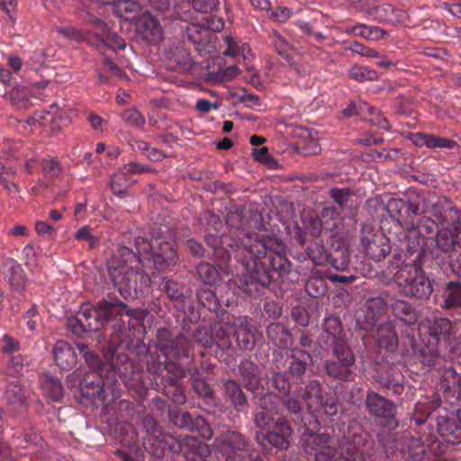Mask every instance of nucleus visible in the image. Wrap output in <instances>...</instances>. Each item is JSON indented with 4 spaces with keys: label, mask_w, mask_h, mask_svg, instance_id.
<instances>
[{
    "label": "nucleus",
    "mask_w": 461,
    "mask_h": 461,
    "mask_svg": "<svg viewBox=\"0 0 461 461\" xmlns=\"http://www.w3.org/2000/svg\"><path fill=\"white\" fill-rule=\"evenodd\" d=\"M199 221L204 228L203 240L215 261L226 266L234 253L235 259L246 270L239 284L232 279L226 283L229 289L239 288L256 299L271 290L276 276L283 278L290 273L292 262L286 256V245L272 231L259 229L258 232L248 231L236 240L230 235L212 233L221 230L222 221L212 211H203Z\"/></svg>",
    "instance_id": "obj_1"
},
{
    "label": "nucleus",
    "mask_w": 461,
    "mask_h": 461,
    "mask_svg": "<svg viewBox=\"0 0 461 461\" xmlns=\"http://www.w3.org/2000/svg\"><path fill=\"white\" fill-rule=\"evenodd\" d=\"M160 232L161 229L152 230V242L137 237L134 241L137 252L120 246L108 261L109 278L125 300L144 294L149 287L150 276L140 265L149 268L152 265L158 271H167L177 264L179 258L174 245L164 240Z\"/></svg>",
    "instance_id": "obj_2"
},
{
    "label": "nucleus",
    "mask_w": 461,
    "mask_h": 461,
    "mask_svg": "<svg viewBox=\"0 0 461 461\" xmlns=\"http://www.w3.org/2000/svg\"><path fill=\"white\" fill-rule=\"evenodd\" d=\"M139 324V319L131 318L127 304L111 294L99 300L95 305L83 304L76 315L66 320L67 329L82 339L110 328V347L123 344L131 336V328L136 329Z\"/></svg>",
    "instance_id": "obj_3"
},
{
    "label": "nucleus",
    "mask_w": 461,
    "mask_h": 461,
    "mask_svg": "<svg viewBox=\"0 0 461 461\" xmlns=\"http://www.w3.org/2000/svg\"><path fill=\"white\" fill-rule=\"evenodd\" d=\"M302 427L304 429L301 435L302 447L304 452L314 454L315 461H366V451L373 443L369 432L353 433L345 438L340 456L337 457L335 440L329 432L316 433L307 423Z\"/></svg>",
    "instance_id": "obj_4"
},
{
    "label": "nucleus",
    "mask_w": 461,
    "mask_h": 461,
    "mask_svg": "<svg viewBox=\"0 0 461 461\" xmlns=\"http://www.w3.org/2000/svg\"><path fill=\"white\" fill-rule=\"evenodd\" d=\"M130 338L131 336L120 346L110 347V343H108L111 357L107 371L111 376L118 380L119 384L122 383L128 390L138 392L143 385L142 372L125 353L120 351L129 348Z\"/></svg>",
    "instance_id": "obj_5"
},
{
    "label": "nucleus",
    "mask_w": 461,
    "mask_h": 461,
    "mask_svg": "<svg viewBox=\"0 0 461 461\" xmlns=\"http://www.w3.org/2000/svg\"><path fill=\"white\" fill-rule=\"evenodd\" d=\"M120 384L106 370H87L79 381V392L82 397L93 402H107L119 396Z\"/></svg>",
    "instance_id": "obj_6"
},
{
    "label": "nucleus",
    "mask_w": 461,
    "mask_h": 461,
    "mask_svg": "<svg viewBox=\"0 0 461 461\" xmlns=\"http://www.w3.org/2000/svg\"><path fill=\"white\" fill-rule=\"evenodd\" d=\"M395 283L403 294L414 300H428L433 293L432 281L426 276L423 266L408 265L393 274Z\"/></svg>",
    "instance_id": "obj_7"
},
{
    "label": "nucleus",
    "mask_w": 461,
    "mask_h": 461,
    "mask_svg": "<svg viewBox=\"0 0 461 461\" xmlns=\"http://www.w3.org/2000/svg\"><path fill=\"white\" fill-rule=\"evenodd\" d=\"M215 443L225 461H265L252 453L249 439L240 431L229 429Z\"/></svg>",
    "instance_id": "obj_8"
},
{
    "label": "nucleus",
    "mask_w": 461,
    "mask_h": 461,
    "mask_svg": "<svg viewBox=\"0 0 461 461\" xmlns=\"http://www.w3.org/2000/svg\"><path fill=\"white\" fill-rule=\"evenodd\" d=\"M355 355L346 340H339L332 347V356L325 360L324 369L328 376L341 382L354 380Z\"/></svg>",
    "instance_id": "obj_9"
},
{
    "label": "nucleus",
    "mask_w": 461,
    "mask_h": 461,
    "mask_svg": "<svg viewBox=\"0 0 461 461\" xmlns=\"http://www.w3.org/2000/svg\"><path fill=\"white\" fill-rule=\"evenodd\" d=\"M364 407L379 427L389 429H394L398 427L396 420L397 406L386 396L368 389L366 393Z\"/></svg>",
    "instance_id": "obj_10"
},
{
    "label": "nucleus",
    "mask_w": 461,
    "mask_h": 461,
    "mask_svg": "<svg viewBox=\"0 0 461 461\" xmlns=\"http://www.w3.org/2000/svg\"><path fill=\"white\" fill-rule=\"evenodd\" d=\"M423 202L421 195L409 190L402 197L391 198L387 203V211L394 221L414 227V219L424 212L421 206Z\"/></svg>",
    "instance_id": "obj_11"
},
{
    "label": "nucleus",
    "mask_w": 461,
    "mask_h": 461,
    "mask_svg": "<svg viewBox=\"0 0 461 461\" xmlns=\"http://www.w3.org/2000/svg\"><path fill=\"white\" fill-rule=\"evenodd\" d=\"M113 436L121 447L114 454L123 461H144L145 454L139 444V436L134 427L129 422L118 423Z\"/></svg>",
    "instance_id": "obj_12"
},
{
    "label": "nucleus",
    "mask_w": 461,
    "mask_h": 461,
    "mask_svg": "<svg viewBox=\"0 0 461 461\" xmlns=\"http://www.w3.org/2000/svg\"><path fill=\"white\" fill-rule=\"evenodd\" d=\"M392 294L382 291L378 295L369 297L365 303V311L357 316V326L363 330H372L379 319L391 308Z\"/></svg>",
    "instance_id": "obj_13"
},
{
    "label": "nucleus",
    "mask_w": 461,
    "mask_h": 461,
    "mask_svg": "<svg viewBox=\"0 0 461 461\" xmlns=\"http://www.w3.org/2000/svg\"><path fill=\"white\" fill-rule=\"evenodd\" d=\"M373 378L377 389L388 396H399L404 392V375L393 364L379 363L374 370Z\"/></svg>",
    "instance_id": "obj_14"
},
{
    "label": "nucleus",
    "mask_w": 461,
    "mask_h": 461,
    "mask_svg": "<svg viewBox=\"0 0 461 461\" xmlns=\"http://www.w3.org/2000/svg\"><path fill=\"white\" fill-rule=\"evenodd\" d=\"M360 244L366 255L377 262L384 260L392 250L389 239L368 223L363 224L360 230Z\"/></svg>",
    "instance_id": "obj_15"
},
{
    "label": "nucleus",
    "mask_w": 461,
    "mask_h": 461,
    "mask_svg": "<svg viewBox=\"0 0 461 461\" xmlns=\"http://www.w3.org/2000/svg\"><path fill=\"white\" fill-rule=\"evenodd\" d=\"M179 440L180 438L166 432L158 433L157 436H144L143 450L156 459H162L167 455H170V458L173 459L176 452L181 449Z\"/></svg>",
    "instance_id": "obj_16"
},
{
    "label": "nucleus",
    "mask_w": 461,
    "mask_h": 461,
    "mask_svg": "<svg viewBox=\"0 0 461 461\" xmlns=\"http://www.w3.org/2000/svg\"><path fill=\"white\" fill-rule=\"evenodd\" d=\"M429 238L425 237L419 231H416L415 227L408 231L405 236V249L410 256H415L412 259V266H423L429 256L438 259V254H434V249L431 248L428 241Z\"/></svg>",
    "instance_id": "obj_17"
},
{
    "label": "nucleus",
    "mask_w": 461,
    "mask_h": 461,
    "mask_svg": "<svg viewBox=\"0 0 461 461\" xmlns=\"http://www.w3.org/2000/svg\"><path fill=\"white\" fill-rule=\"evenodd\" d=\"M2 276L12 294H22L27 286V276L22 265L13 258L2 260Z\"/></svg>",
    "instance_id": "obj_18"
},
{
    "label": "nucleus",
    "mask_w": 461,
    "mask_h": 461,
    "mask_svg": "<svg viewBox=\"0 0 461 461\" xmlns=\"http://www.w3.org/2000/svg\"><path fill=\"white\" fill-rule=\"evenodd\" d=\"M77 17L85 23L92 25L102 37V41L106 45L112 44V48H118L120 50L125 49V41L118 34L111 32L107 24L90 10L79 8Z\"/></svg>",
    "instance_id": "obj_19"
},
{
    "label": "nucleus",
    "mask_w": 461,
    "mask_h": 461,
    "mask_svg": "<svg viewBox=\"0 0 461 461\" xmlns=\"http://www.w3.org/2000/svg\"><path fill=\"white\" fill-rule=\"evenodd\" d=\"M29 390L19 382L10 383L5 391L4 401L12 416H21L29 409Z\"/></svg>",
    "instance_id": "obj_20"
},
{
    "label": "nucleus",
    "mask_w": 461,
    "mask_h": 461,
    "mask_svg": "<svg viewBox=\"0 0 461 461\" xmlns=\"http://www.w3.org/2000/svg\"><path fill=\"white\" fill-rule=\"evenodd\" d=\"M179 447L175 454L179 461H207L211 455L209 445L193 436L180 438Z\"/></svg>",
    "instance_id": "obj_21"
},
{
    "label": "nucleus",
    "mask_w": 461,
    "mask_h": 461,
    "mask_svg": "<svg viewBox=\"0 0 461 461\" xmlns=\"http://www.w3.org/2000/svg\"><path fill=\"white\" fill-rule=\"evenodd\" d=\"M238 374L243 387L257 398L265 391V386L259 374V367L250 359L245 358L238 365Z\"/></svg>",
    "instance_id": "obj_22"
},
{
    "label": "nucleus",
    "mask_w": 461,
    "mask_h": 461,
    "mask_svg": "<svg viewBox=\"0 0 461 461\" xmlns=\"http://www.w3.org/2000/svg\"><path fill=\"white\" fill-rule=\"evenodd\" d=\"M137 34L149 44H157L163 38L162 26L158 18L149 12H143L134 23Z\"/></svg>",
    "instance_id": "obj_23"
},
{
    "label": "nucleus",
    "mask_w": 461,
    "mask_h": 461,
    "mask_svg": "<svg viewBox=\"0 0 461 461\" xmlns=\"http://www.w3.org/2000/svg\"><path fill=\"white\" fill-rule=\"evenodd\" d=\"M292 422L287 416L279 415L269 427V437L272 439L274 448L280 451L290 448L294 434Z\"/></svg>",
    "instance_id": "obj_24"
},
{
    "label": "nucleus",
    "mask_w": 461,
    "mask_h": 461,
    "mask_svg": "<svg viewBox=\"0 0 461 461\" xmlns=\"http://www.w3.org/2000/svg\"><path fill=\"white\" fill-rule=\"evenodd\" d=\"M433 216L442 228L461 229V211L450 200L440 199L432 207Z\"/></svg>",
    "instance_id": "obj_25"
},
{
    "label": "nucleus",
    "mask_w": 461,
    "mask_h": 461,
    "mask_svg": "<svg viewBox=\"0 0 461 461\" xmlns=\"http://www.w3.org/2000/svg\"><path fill=\"white\" fill-rule=\"evenodd\" d=\"M329 265L336 270L347 272L348 274H336L330 276V280L341 284L353 283L357 276L351 273V264L349 259V252L347 249H334L330 252Z\"/></svg>",
    "instance_id": "obj_26"
},
{
    "label": "nucleus",
    "mask_w": 461,
    "mask_h": 461,
    "mask_svg": "<svg viewBox=\"0 0 461 461\" xmlns=\"http://www.w3.org/2000/svg\"><path fill=\"white\" fill-rule=\"evenodd\" d=\"M368 17L378 23L394 25L405 23L408 14L405 11L398 9L388 3L370 7L367 9Z\"/></svg>",
    "instance_id": "obj_27"
},
{
    "label": "nucleus",
    "mask_w": 461,
    "mask_h": 461,
    "mask_svg": "<svg viewBox=\"0 0 461 461\" xmlns=\"http://www.w3.org/2000/svg\"><path fill=\"white\" fill-rule=\"evenodd\" d=\"M429 240L435 242L434 254H438V251L446 255L449 254V261L451 255L458 254L455 251V247L458 246L461 248V229L442 228L437 230L434 238H429ZM438 256L439 257V255Z\"/></svg>",
    "instance_id": "obj_28"
},
{
    "label": "nucleus",
    "mask_w": 461,
    "mask_h": 461,
    "mask_svg": "<svg viewBox=\"0 0 461 461\" xmlns=\"http://www.w3.org/2000/svg\"><path fill=\"white\" fill-rule=\"evenodd\" d=\"M77 348L65 340H59L52 348L56 365L63 371L72 369L77 363Z\"/></svg>",
    "instance_id": "obj_29"
},
{
    "label": "nucleus",
    "mask_w": 461,
    "mask_h": 461,
    "mask_svg": "<svg viewBox=\"0 0 461 461\" xmlns=\"http://www.w3.org/2000/svg\"><path fill=\"white\" fill-rule=\"evenodd\" d=\"M222 395L230 406L239 412L246 411L249 406L247 394L240 384L234 379H228L223 383Z\"/></svg>",
    "instance_id": "obj_30"
},
{
    "label": "nucleus",
    "mask_w": 461,
    "mask_h": 461,
    "mask_svg": "<svg viewBox=\"0 0 461 461\" xmlns=\"http://www.w3.org/2000/svg\"><path fill=\"white\" fill-rule=\"evenodd\" d=\"M375 341L380 348L388 352L393 353L397 350L399 339L393 320H386L378 325Z\"/></svg>",
    "instance_id": "obj_31"
},
{
    "label": "nucleus",
    "mask_w": 461,
    "mask_h": 461,
    "mask_svg": "<svg viewBox=\"0 0 461 461\" xmlns=\"http://www.w3.org/2000/svg\"><path fill=\"white\" fill-rule=\"evenodd\" d=\"M163 352L168 358L188 362L192 357L190 339L187 335L179 333L169 345H163Z\"/></svg>",
    "instance_id": "obj_32"
},
{
    "label": "nucleus",
    "mask_w": 461,
    "mask_h": 461,
    "mask_svg": "<svg viewBox=\"0 0 461 461\" xmlns=\"http://www.w3.org/2000/svg\"><path fill=\"white\" fill-rule=\"evenodd\" d=\"M312 355L308 351L296 348H293L287 357L289 375L294 379H299L302 382L308 366L312 363Z\"/></svg>",
    "instance_id": "obj_33"
},
{
    "label": "nucleus",
    "mask_w": 461,
    "mask_h": 461,
    "mask_svg": "<svg viewBox=\"0 0 461 461\" xmlns=\"http://www.w3.org/2000/svg\"><path fill=\"white\" fill-rule=\"evenodd\" d=\"M12 445L17 448L35 449L38 451L37 455L40 458L43 457V451L46 447L45 441L34 427H30L29 430L23 434L14 435L12 438Z\"/></svg>",
    "instance_id": "obj_34"
},
{
    "label": "nucleus",
    "mask_w": 461,
    "mask_h": 461,
    "mask_svg": "<svg viewBox=\"0 0 461 461\" xmlns=\"http://www.w3.org/2000/svg\"><path fill=\"white\" fill-rule=\"evenodd\" d=\"M302 390L303 388H300V390H297L293 394L290 393L289 396H283L281 398V403L289 414L290 420L301 427L306 424L303 412V400L300 399V392Z\"/></svg>",
    "instance_id": "obj_35"
},
{
    "label": "nucleus",
    "mask_w": 461,
    "mask_h": 461,
    "mask_svg": "<svg viewBox=\"0 0 461 461\" xmlns=\"http://www.w3.org/2000/svg\"><path fill=\"white\" fill-rule=\"evenodd\" d=\"M438 431L444 441L457 445L461 443V425L456 420L447 416H438L437 419Z\"/></svg>",
    "instance_id": "obj_36"
},
{
    "label": "nucleus",
    "mask_w": 461,
    "mask_h": 461,
    "mask_svg": "<svg viewBox=\"0 0 461 461\" xmlns=\"http://www.w3.org/2000/svg\"><path fill=\"white\" fill-rule=\"evenodd\" d=\"M256 328L247 321L235 325L234 337L237 346L241 350H252L256 345Z\"/></svg>",
    "instance_id": "obj_37"
},
{
    "label": "nucleus",
    "mask_w": 461,
    "mask_h": 461,
    "mask_svg": "<svg viewBox=\"0 0 461 461\" xmlns=\"http://www.w3.org/2000/svg\"><path fill=\"white\" fill-rule=\"evenodd\" d=\"M391 310L393 316L405 324L411 325L418 321L417 310L407 301L395 299L392 295Z\"/></svg>",
    "instance_id": "obj_38"
},
{
    "label": "nucleus",
    "mask_w": 461,
    "mask_h": 461,
    "mask_svg": "<svg viewBox=\"0 0 461 461\" xmlns=\"http://www.w3.org/2000/svg\"><path fill=\"white\" fill-rule=\"evenodd\" d=\"M199 303L211 312L218 313L222 306L230 305V299L223 300L219 298L214 291L210 288H201L196 293Z\"/></svg>",
    "instance_id": "obj_39"
},
{
    "label": "nucleus",
    "mask_w": 461,
    "mask_h": 461,
    "mask_svg": "<svg viewBox=\"0 0 461 461\" xmlns=\"http://www.w3.org/2000/svg\"><path fill=\"white\" fill-rule=\"evenodd\" d=\"M113 10L118 17L133 23L143 13L141 5L134 0H118L114 2Z\"/></svg>",
    "instance_id": "obj_40"
},
{
    "label": "nucleus",
    "mask_w": 461,
    "mask_h": 461,
    "mask_svg": "<svg viewBox=\"0 0 461 461\" xmlns=\"http://www.w3.org/2000/svg\"><path fill=\"white\" fill-rule=\"evenodd\" d=\"M268 39L279 56H281L288 64H294V59L290 53V51L294 50V46L279 31L273 29L268 33Z\"/></svg>",
    "instance_id": "obj_41"
},
{
    "label": "nucleus",
    "mask_w": 461,
    "mask_h": 461,
    "mask_svg": "<svg viewBox=\"0 0 461 461\" xmlns=\"http://www.w3.org/2000/svg\"><path fill=\"white\" fill-rule=\"evenodd\" d=\"M162 284L163 290L166 292L167 297L172 301L184 303L185 299L191 296L192 290L189 286L182 282H177L174 279L164 277Z\"/></svg>",
    "instance_id": "obj_42"
},
{
    "label": "nucleus",
    "mask_w": 461,
    "mask_h": 461,
    "mask_svg": "<svg viewBox=\"0 0 461 461\" xmlns=\"http://www.w3.org/2000/svg\"><path fill=\"white\" fill-rule=\"evenodd\" d=\"M328 393L323 390L321 383L318 380L310 381L304 387L302 398L309 409L314 405L318 406Z\"/></svg>",
    "instance_id": "obj_43"
},
{
    "label": "nucleus",
    "mask_w": 461,
    "mask_h": 461,
    "mask_svg": "<svg viewBox=\"0 0 461 461\" xmlns=\"http://www.w3.org/2000/svg\"><path fill=\"white\" fill-rule=\"evenodd\" d=\"M184 38H185L193 45L203 47L208 41L210 32L200 23H188L183 27Z\"/></svg>",
    "instance_id": "obj_44"
},
{
    "label": "nucleus",
    "mask_w": 461,
    "mask_h": 461,
    "mask_svg": "<svg viewBox=\"0 0 461 461\" xmlns=\"http://www.w3.org/2000/svg\"><path fill=\"white\" fill-rule=\"evenodd\" d=\"M442 298L446 309L461 307V282H447L442 289Z\"/></svg>",
    "instance_id": "obj_45"
},
{
    "label": "nucleus",
    "mask_w": 461,
    "mask_h": 461,
    "mask_svg": "<svg viewBox=\"0 0 461 461\" xmlns=\"http://www.w3.org/2000/svg\"><path fill=\"white\" fill-rule=\"evenodd\" d=\"M167 359L169 358L163 351L161 354L158 350L149 351L145 357L147 371L149 375L158 376L162 381V375L165 373V363Z\"/></svg>",
    "instance_id": "obj_46"
},
{
    "label": "nucleus",
    "mask_w": 461,
    "mask_h": 461,
    "mask_svg": "<svg viewBox=\"0 0 461 461\" xmlns=\"http://www.w3.org/2000/svg\"><path fill=\"white\" fill-rule=\"evenodd\" d=\"M157 385L158 387V391H161L173 402L180 405L186 402L187 398L185 389L178 382L160 381V384H158Z\"/></svg>",
    "instance_id": "obj_47"
},
{
    "label": "nucleus",
    "mask_w": 461,
    "mask_h": 461,
    "mask_svg": "<svg viewBox=\"0 0 461 461\" xmlns=\"http://www.w3.org/2000/svg\"><path fill=\"white\" fill-rule=\"evenodd\" d=\"M269 384L271 388L276 391L280 395L289 396L292 389V384L289 376L277 366L276 369L270 372Z\"/></svg>",
    "instance_id": "obj_48"
},
{
    "label": "nucleus",
    "mask_w": 461,
    "mask_h": 461,
    "mask_svg": "<svg viewBox=\"0 0 461 461\" xmlns=\"http://www.w3.org/2000/svg\"><path fill=\"white\" fill-rule=\"evenodd\" d=\"M77 348L79 355L84 358L85 363L88 366L89 370H96L102 372L104 370V374H106V370H108V364L105 365L103 363L98 354L90 350L88 346L83 342L77 343Z\"/></svg>",
    "instance_id": "obj_49"
},
{
    "label": "nucleus",
    "mask_w": 461,
    "mask_h": 461,
    "mask_svg": "<svg viewBox=\"0 0 461 461\" xmlns=\"http://www.w3.org/2000/svg\"><path fill=\"white\" fill-rule=\"evenodd\" d=\"M235 325L229 322L220 323L215 327L213 343L221 349H229L231 347V338L234 337Z\"/></svg>",
    "instance_id": "obj_50"
},
{
    "label": "nucleus",
    "mask_w": 461,
    "mask_h": 461,
    "mask_svg": "<svg viewBox=\"0 0 461 461\" xmlns=\"http://www.w3.org/2000/svg\"><path fill=\"white\" fill-rule=\"evenodd\" d=\"M324 331L327 334L325 343L330 342V346L336 345L339 340H346L342 336L343 327L339 317L330 316L325 319Z\"/></svg>",
    "instance_id": "obj_51"
},
{
    "label": "nucleus",
    "mask_w": 461,
    "mask_h": 461,
    "mask_svg": "<svg viewBox=\"0 0 461 461\" xmlns=\"http://www.w3.org/2000/svg\"><path fill=\"white\" fill-rule=\"evenodd\" d=\"M41 385L43 393L52 402H59L63 397L61 382L55 377L46 375L41 378Z\"/></svg>",
    "instance_id": "obj_52"
},
{
    "label": "nucleus",
    "mask_w": 461,
    "mask_h": 461,
    "mask_svg": "<svg viewBox=\"0 0 461 461\" xmlns=\"http://www.w3.org/2000/svg\"><path fill=\"white\" fill-rule=\"evenodd\" d=\"M339 219V212L336 206H326L321 212L320 221H312V226L313 229L312 234L316 235L321 232V228L327 230L332 229L335 224H330V221H335Z\"/></svg>",
    "instance_id": "obj_53"
},
{
    "label": "nucleus",
    "mask_w": 461,
    "mask_h": 461,
    "mask_svg": "<svg viewBox=\"0 0 461 461\" xmlns=\"http://www.w3.org/2000/svg\"><path fill=\"white\" fill-rule=\"evenodd\" d=\"M452 324L447 318H437L429 328V334L438 344L441 339L447 340L451 333Z\"/></svg>",
    "instance_id": "obj_54"
},
{
    "label": "nucleus",
    "mask_w": 461,
    "mask_h": 461,
    "mask_svg": "<svg viewBox=\"0 0 461 461\" xmlns=\"http://www.w3.org/2000/svg\"><path fill=\"white\" fill-rule=\"evenodd\" d=\"M355 192L348 187H331L329 191L330 197L341 211L351 210V202Z\"/></svg>",
    "instance_id": "obj_55"
},
{
    "label": "nucleus",
    "mask_w": 461,
    "mask_h": 461,
    "mask_svg": "<svg viewBox=\"0 0 461 461\" xmlns=\"http://www.w3.org/2000/svg\"><path fill=\"white\" fill-rule=\"evenodd\" d=\"M426 452L421 449L413 451L411 448H395L386 453L388 461H424Z\"/></svg>",
    "instance_id": "obj_56"
},
{
    "label": "nucleus",
    "mask_w": 461,
    "mask_h": 461,
    "mask_svg": "<svg viewBox=\"0 0 461 461\" xmlns=\"http://www.w3.org/2000/svg\"><path fill=\"white\" fill-rule=\"evenodd\" d=\"M185 363V361H177L172 358L166 360L162 381H168L170 383L179 382L185 376V370L183 366Z\"/></svg>",
    "instance_id": "obj_57"
},
{
    "label": "nucleus",
    "mask_w": 461,
    "mask_h": 461,
    "mask_svg": "<svg viewBox=\"0 0 461 461\" xmlns=\"http://www.w3.org/2000/svg\"><path fill=\"white\" fill-rule=\"evenodd\" d=\"M256 399H258V408L269 411L273 414H279L280 411V396L274 392H263Z\"/></svg>",
    "instance_id": "obj_58"
},
{
    "label": "nucleus",
    "mask_w": 461,
    "mask_h": 461,
    "mask_svg": "<svg viewBox=\"0 0 461 461\" xmlns=\"http://www.w3.org/2000/svg\"><path fill=\"white\" fill-rule=\"evenodd\" d=\"M348 77L356 82L363 83L366 81H375L378 79L379 75L370 67L355 64L349 68Z\"/></svg>",
    "instance_id": "obj_59"
},
{
    "label": "nucleus",
    "mask_w": 461,
    "mask_h": 461,
    "mask_svg": "<svg viewBox=\"0 0 461 461\" xmlns=\"http://www.w3.org/2000/svg\"><path fill=\"white\" fill-rule=\"evenodd\" d=\"M308 258L316 266H328L330 252H328L322 244L318 242L312 243L306 249Z\"/></svg>",
    "instance_id": "obj_60"
},
{
    "label": "nucleus",
    "mask_w": 461,
    "mask_h": 461,
    "mask_svg": "<svg viewBox=\"0 0 461 461\" xmlns=\"http://www.w3.org/2000/svg\"><path fill=\"white\" fill-rule=\"evenodd\" d=\"M197 275L200 280L209 285L216 284L220 274L216 267L208 262H200L196 267Z\"/></svg>",
    "instance_id": "obj_61"
},
{
    "label": "nucleus",
    "mask_w": 461,
    "mask_h": 461,
    "mask_svg": "<svg viewBox=\"0 0 461 461\" xmlns=\"http://www.w3.org/2000/svg\"><path fill=\"white\" fill-rule=\"evenodd\" d=\"M169 419L175 426L191 432L194 417L190 412L169 410Z\"/></svg>",
    "instance_id": "obj_62"
},
{
    "label": "nucleus",
    "mask_w": 461,
    "mask_h": 461,
    "mask_svg": "<svg viewBox=\"0 0 461 461\" xmlns=\"http://www.w3.org/2000/svg\"><path fill=\"white\" fill-rule=\"evenodd\" d=\"M185 335H187L190 342L193 340L205 348H210L213 344L212 333L206 327L198 326L192 333L187 330Z\"/></svg>",
    "instance_id": "obj_63"
},
{
    "label": "nucleus",
    "mask_w": 461,
    "mask_h": 461,
    "mask_svg": "<svg viewBox=\"0 0 461 461\" xmlns=\"http://www.w3.org/2000/svg\"><path fill=\"white\" fill-rule=\"evenodd\" d=\"M74 238L77 240L86 242L88 249H95L100 242L99 236H96L92 232V229L89 225H84L79 228L74 234Z\"/></svg>",
    "instance_id": "obj_64"
}]
</instances>
